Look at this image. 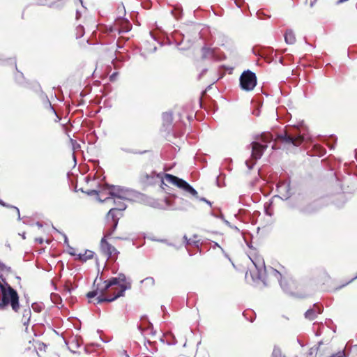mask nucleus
Masks as SVG:
<instances>
[{"instance_id": "ddd939ff", "label": "nucleus", "mask_w": 357, "mask_h": 357, "mask_svg": "<svg viewBox=\"0 0 357 357\" xmlns=\"http://www.w3.org/2000/svg\"><path fill=\"white\" fill-rule=\"evenodd\" d=\"M119 25H120V24H114V26H116L114 28L112 26H110V27L109 28V31L110 33H112L114 31H117L118 33L120 34L123 31L120 29ZM130 29L131 28L130 26H128L123 31L127 32V31H130Z\"/></svg>"}, {"instance_id": "f257e3e1", "label": "nucleus", "mask_w": 357, "mask_h": 357, "mask_svg": "<svg viewBox=\"0 0 357 357\" xmlns=\"http://www.w3.org/2000/svg\"><path fill=\"white\" fill-rule=\"evenodd\" d=\"M131 288V282L125 274L119 273L116 277L110 278L103 282V286L87 293L86 296L91 299L96 296L95 304L103 302H112L124 295L127 289Z\"/></svg>"}, {"instance_id": "c9c22d12", "label": "nucleus", "mask_w": 357, "mask_h": 357, "mask_svg": "<svg viewBox=\"0 0 357 357\" xmlns=\"http://www.w3.org/2000/svg\"><path fill=\"white\" fill-rule=\"evenodd\" d=\"M278 198H280L282 202H284V199L282 198H281L280 197H279Z\"/></svg>"}, {"instance_id": "2eb2a0df", "label": "nucleus", "mask_w": 357, "mask_h": 357, "mask_svg": "<svg viewBox=\"0 0 357 357\" xmlns=\"http://www.w3.org/2000/svg\"><path fill=\"white\" fill-rule=\"evenodd\" d=\"M318 1L319 0H306L307 3L309 2V5L311 8L314 7L317 5Z\"/></svg>"}, {"instance_id": "20e7f679", "label": "nucleus", "mask_w": 357, "mask_h": 357, "mask_svg": "<svg viewBox=\"0 0 357 357\" xmlns=\"http://www.w3.org/2000/svg\"><path fill=\"white\" fill-rule=\"evenodd\" d=\"M0 294V310H4L10 305L12 310L17 312L20 310V303L19 296L17 291L8 282H4L3 287H2Z\"/></svg>"}, {"instance_id": "a878e982", "label": "nucleus", "mask_w": 357, "mask_h": 357, "mask_svg": "<svg viewBox=\"0 0 357 357\" xmlns=\"http://www.w3.org/2000/svg\"><path fill=\"white\" fill-rule=\"evenodd\" d=\"M164 116H167V118H169V117H170V118H171V117H172L171 114H167H167H165L164 115Z\"/></svg>"}, {"instance_id": "b1692460", "label": "nucleus", "mask_w": 357, "mask_h": 357, "mask_svg": "<svg viewBox=\"0 0 357 357\" xmlns=\"http://www.w3.org/2000/svg\"><path fill=\"white\" fill-rule=\"evenodd\" d=\"M3 285H4V284H3V283H1V282H0V292H1V290H2V287H3Z\"/></svg>"}, {"instance_id": "412c9836", "label": "nucleus", "mask_w": 357, "mask_h": 357, "mask_svg": "<svg viewBox=\"0 0 357 357\" xmlns=\"http://www.w3.org/2000/svg\"><path fill=\"white\" fill-rule=\"evenodd\" d=\"M0 205H1L3 206H8L1 199H0Z\"/></svg>"}, {"instance_id": "473e14b6", "label": "nucleus", "mask_w": 357, "mask_h": 357, "mask_svg": "<svg viewBox=\"0 0 357 357\" xmlns=\"http://www.w3.org/2000/svg\"><path fill=\"white\" fill-rule=\"evenodd\" d=\"M174 12H176V13H180V12H179V10H177V9H175Z\"/></svg>"}, {"instance_id": "7c9ffc66", "label": "nucleus", "mask_w": 357, "mask_h": 357, "mask_svg": "<svg viewBox=\"0 0 357 357\" xmlns=\"http://www.w3.org/2000/svg\"><path fill=\"white\" fill-rule=\"evenodd\" d=\"M245 278L248 279V273L247 272L246 274H245Z\"/></svg>"}, {"instance_id": "0eeeda50", "label": "nucleus", "mask_w": 357, "mask_h": 357, "mask_svg": "<svg viewBox=\"0 0 357 357\" xmlns=\"http://www.w3.org/2000/svg\"><path fill=\"white\" fill-rule=\"evenodd\" d=\"M126 208L124 203H121L120 207L112 208L106 215L107 222L110 224L111 228L107 231H112V233L116 229L119 220L123 215V211Z\"/></svg>"}, {"instance_id": "72a5a7b5", "label": "nucleus", "mask_w": 357, "mask_h": 357, "mask_svg": "<svg viewBox=\"0 0 357 357\" xmlns=\"http://www.w3.org/2000/svg\"><path fill=\"white\" fill-rule=\"evenodd\" d=\"M146 152H147V151H144L139 152V153H146Z\"/></svg>"}, {"instance_id": "aec40b11", "label": "nucleus", "mask_w": 357, "mask_h": 357, "mask_svg": "<svg viewBox=\"0 0 357 357\" xmlns=\"http://www.w3.org/2000/svg\"><path fill=\"white\" fill-rule=\"evenodd\" d=\"M343 354L342 353H338L336 355L333 356L332 357H342Z\"/></svg>"}, {"instance_id": "5701e85b", "label": "nucleus", "mask_w": 357, "mask_h": 357, "mask_svg": "<svg viewBox=\"0 0 357 357\" xmlns=\"http://www.w3.org/2000/svg\"><path fill=\"white\" fill-rule=\"evenodd\" d=\"M284 39H285V41L288 43L289 41H288V34H287V33H286L285 35H284Z\"/></svg>"}, {"instance_id": "f8f14e48", "label": "nucleus", "mask_w": 357, "mask_h": 357, "mask_svg": "<svg viewBox=\"0 0 357 357\" xmlns=\"http://www.w3.org/2000/svg\"><path fill=\"white\" fill-rule=\"evenodd\" d=\"M318 314H320V311L315 312L314 309H310L305 312V316L307 319L310 320H313L314 319H315Z\"/></svg>"}, {"instance_id": "6ab92c4d", "label": "nucleus", "mask_w": 357, "mask_h": 357, "mask_svg": "<svg viewBox=\"0 0 357 357\" xmlns=\"http://www.w3.org/2000/svg\"><path fill=\"white\" fill-rule=\"evenodd\" d=\"M36 241L38 242L40 244H42L43 243V239L42 238H36Z\"/></svg>"}, {"instance_id": "dca6fc26", "label": "nucleus", "mask_w": 357, "mask_h": 357, "mask_svg": "<svg viewBox=\"0 0 357 357\" xmlns=\"http://www.w3.org/2000/svg\"><path fill=\"white\" fill-rule=\"evenodd\" d=\"M272 207H273V203L271 204V205L266 208V212L268 215H272Z\"/></svg>"}, {"instance_id": "4be33fe9", "label": "nucleus", "mask_w": 357, "mask_h": 357, "mask_svg": "<svg viewBox=\"0 0 357 357\" xmlns=\"http://www.w3.org/2000/svg\"><path fill=\"white\" fill-rule=\"evenodd\" d=\"M289 183H287V185H281V186H279V187H278V188H282L283 187L288 188H289Z\"/></svg>"}, {"instance_id": "9d476101", "label": "nucleus", "mask_w": 357, "mask_h": 357, "mask_svg": "<svg viewBox=\"0 0 357 357\" xmlns=\"http://www.w3.org/2000/svg\"><path fill=\"white\" fill-rule=\"evenodd\" d=\"M126 11L124 6L120 5L117 7L116 11V21L123 20L121 22H130L128 18H126Z\"/></svg>"}, {"instance_id": "4468645a", "label": "nucleus", "mask_w": 357, "mask_h": 357, "mask_svg": "<svg viewBox=\"0 0 357 357\" xmlns=\"http://www.w3.org/2000/svg\"><path fill=\"white\" fill-rule=\"evenodd\" d=\"M303 137L302 136H298L297 138H294V137L291 135V144H293L296 146L299 145L301 143V142L303 141Z\"/></svg>"}, {"instance_id": "39448f33", "label": "nucleus", "mask_w": 357, "mask_h": 357, "mask_svg": "<svg viewBox=\"0 0 357 357\" xmlns=\"http://www.w3.org/2000/svg\"><path fill=\"white\" fill-rule=\"evenodd\" d=\"M251 260L255 265V268L257 269V275L256 277L257 279L259 280H264L261 275V271L264 268V271L267 273L268 277L273 276L280 282V284L282 287H284V284H282V278L283 276L287 275V270L284 268L283 266H281L280 270L275 269L273 268H269L268 270L265 268L264 261L263 259L259 257H255L254 259L251 258Z\"/></svg>"}, {"instance_id": "c85d7f7f", "label": "nucleus", "mask_w": 357, "mask_h": 357, "mask_svg": "<svg viewBox=\"0 0 357 357\" xmlns=\"http://www.w3.org/2000/svg\"><path fill=\"white\" fill-rule=\"evenodd\" d=\"M250 274L251 278H252V280L255 281V278H254L251 272L250 273Z\"/></svg>"}, {"instance_id": "9b49d317", "label": "nucleus", "mask_w": 357, "mask_h": 357, "mask_svg": "<svg viewBox=\"0 0 357 357\" xmlns=\"http://www.w3.org/2000/svg\"><path fill=\"white\" fill-rule=\"evenodd\" d=\"M93 252L91 250H86L83 254L76 255L75 253L70 252V255L77 256L76 259L79 260L81 261H86L89 259H91L93 257Z\"/></svg>"}, {"instance_id": "2f4dec72", "label": "nucleus", "mask_w": 357, "mask_h": 357, "mask_svg": "<svg viewBox=\"0 0 357 357\" xmlns=\"http://www.w3.org/2000/svg\"><path fill=\"white\" fill-rule=\"evenodd\" d=\"M15 208L16 209V211H17L18 214L20 213V211H19V209L16 207H15Z\"/></svg>"}, {"instance_id": "f03ea898", "label": "nucleus", "mask_w": 357, "mask_h": 357, "mask_svg": "<svg viewBox=\"0 0 357 357\" xmlns=\"http://www.w3.org/2000/svg\"><path fill=\"white\" fill-rule=\"evenodd\" d=\"M257 139L259 141L253 142L250 144L252 148L251 157L255 160L261 158L264 150L268 146L266 144L271 142L273 140L274 141L272 146L273 149L284 148L290 144V135L287 130H284L282 133L278 134L275 139L272 133L268 132H263Z\"/></svg>"}, {"instance_id": "6e6552de", "label": "nucleus", "mask_w": 357, "mask_h": 357, "mask_svg": "<svg viewBox=\"0 0 357 357\" xmlns=\"http://www.w3.org/2000/svg\"><path fill=\"white\" fill-rule=\"evenodd\" d=\"M257 84V77L250 70L244 71L240 77V85L245 91H252Z\"/></svg>"}, {"instance_id": "1a4fd4ad", "label": "nucleus", "mask_w": 357, "mask_h": 357, "mask_svg": "<svg viewBox=\"0 0 357 357\" xmlns=\"http://www.w3.org/2000/svg\"><path fill=\"white\" fill-rule=\"evenodd\" d=\"M102 193L109 195L112 198L122 199L124 198L123 192L114 186L107 187L103 189Z\"/></svg>"}, {"instance_id": "f3484780", "label": "nucleus", "mask_w": 357, "mask_h": 357, "mask_svg": "<svg viewBox=\"0 0 357 357\" xmlns=\"http://www.w3.org/2000/svg\"><path fill=\"white\" fill-rule=\"evenodd\" d=\"M183 238H184V239H185V242H186V245H190V244H192V242H191L190 239H188V238H187V236H185ZM193 243H196V241H193Z\"/></svg>"}, {"instance_id": "7ed1b4c3", "label": "nucleus", "mask_w": 357, "mask_h": 357, "mask_svg": "<svg viewBox=\"0 0 357 357\" xmlns=\"http://www.w3.org/2000/svg\"><path fill=\"white\" fill-rule=\"evenodd\" d=\"M157 178H160L162 184H165L163 180L165 179L167 183L182 189L195 197H198L197 192L185 181L170 174H165L163 176H160L159 174H157L154 172H151L150 174L141 172L138 176L139 182L144 186L155 184Z\"/></svg>"}, {"instance_id": "cd10ccee", "label": "nucleus", "mask_w": 357, "mask_h": 357, "mask_svg": "<svg viewBox=\"0 0 357 357\" xmlns=\"http://www.w3.org/2000/svg\"><path fill=\"white\" fill-rule=\"evenodd\" d=\"M110 197H105L103 200H101L102 202H105V201H107L109 199Z\"/></svg>"}, {"instance_id": "423d86ee", "label": "nucleus", "mask_w": 357, "mask_h": 357, "mask_svg": "<svg viewBox=\"0 0 357 357\" xmlns=\"http://www.w3.org/2000/svg\"><path fill=\"white\" fill-rule=\"evenodd\" d=\"M112 231H107L101 238L100 242V252L112 261H116L118 259L119 252L117 249L109 242L108 239L111 238Z\"/></svg>"}, {"instance_id": "f704fd0d", "label": "nucleus", "mask_w": 357, "mask_h": 357, "mask_svg": "<svg viewBox=\"0 0 357 357\" xmlns=\"http://www.w3.org/2000/svg\"><path fill=\"white\" fill-rule=\"evenodd\" d=\"M100 25H103V24H98L97 25V28H98V27H99V26H100Z\"/></svg>"}, {"instance_id": "393cba45", "label": "nucleus", "mask_w": 357, "mask_h": 357, "mask_svg": "<svg viewBox=\"0 0 357 357\" xmlns=\"http://www.w3.org/2000/svg\"><path fill=\"white\" fill-rule=\"evenodd\" d=\"M314 312H317L318 311H320V312H321V310H320V309H319V307H314Z\"/></svg>"}, {"instance_id": "c756f323", "label": "nucleus", "mask_w": 357, "mask_h": 357, "mask_svg": "<svg viewBox=\"0 0 357 357\" xmlns=\"http://www.w3.org/2000/svg\"><path fill=\"white\" fill-rule=\"evenodd\" d=\"M314 351V350H313L312 349H310V354H312Z\"/></svg>"}, {"instance_id": "bb28decb", "label": "nucleus", "mask_w": 357, "mask_h": 357, "mask_svg": "<svg viewBox=\"0 0 357 357\" xmlns=\"http://www.w3.org/2000/svg\"><path fill=\"white\" fill-rule=\"evenodd\" d=\"M121 203V202L119 201L118 203L116 204V207H120Z\"/></svg>"}, {"instance_id": "a211bd4d", "label": "nucleus", "mask_w": 357, "mask_h": 357, "mask_svg": "<svg viewBox=\"0 0 357 357\" xmlns=\"http://www.w3.org/2000/svg\"><path fill=\"white\" fill-rule=\"evenodd\" d=\"M99 192L96 190H91L90 192H88L89 195H98Z\"/></svg>"}]
</instances>
